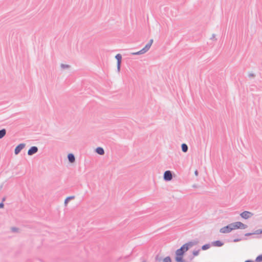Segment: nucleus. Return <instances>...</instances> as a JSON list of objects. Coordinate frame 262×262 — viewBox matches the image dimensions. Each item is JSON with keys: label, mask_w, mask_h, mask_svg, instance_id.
I'll return each mask as SVG.
<instances>
[{"label": "nucleus", "mask_w": 262, "mask_h": 262, "mask_svg": "<svg viewBox=\"0 0 262 262\" xmlns=\"http://www.w3.org/2000/svg\"><path fill=\"white\" fill-rule=\"evenodd\" d=\"M192 246V242H189L183 245L180 249L177 250L176 254L177 256H183L185 252L187 251L190 247Z\"/></svg>", "instance_id": "nucleus-1"}, {"label": "nucleus", "mask_w": 262, "mask_h": 262, "mask_svg": "<svg viewBox=\"0 0 262 262\" xmlns=\"http://www.w3.org/2000/svg\"><path fill=\"white\" fill-rule=\"evenodd\" d=\"M232 225L233 230L236 229H246L248 227V226L246 224L242 223L241 222H236L233 223H231Z\"/></svg>", "instance_id": "nucleus-2"}, {"label": "nucleus", "mask_w": 262, "mask_h": 262, "mask_svg": "<svg viewBox=\"0 0 262 262\" xmlns=\"http://www.w3.org/2000/svg\"><path fill=\"white\" fill-rule=\"evenodd\" d=\"M233 230L231 223L220 229V232L222 233H228Z\"/></svg>", "instance_id": "nucleus-3"}, {"label": "nucleus", "mask_w": 262, "mask_h": 262, "mask_svg": "<svg viewBox=\"0 0 262 262\" xmlns=\"http://www.w3.org/2000/svg\"><path fill=\"white\" fill-rule=\"evenodd\" d=\"M164 180L166 181H169L172 179V172L170 170H166L164 173L163 175Z\"/></svg>", "instance_id": "nucleus-4"}, {"label": "nucleus", "mask_w": 262, "mask_h": 262, "mask_svg": "<svg viewBox=\"0 0 262 262\" xmlns=\"http://www.w3.org/2000/svg\"><path fill=\"white\" fill-rule=\"evenodd\" d=\"M253 215V213L248 211H244L240 214V216L244 219H248Z\"/></svg>", "instance_id": "nucleus-5"}, {"label": "nucleus", "mask_w": 262, "mask_h": 262, "mask_svg": "<svg viewBox=\"0 0 262 262\" xmlns=\"http://www.w3.org/2000/svg\"><path fill=\"white\" fill-rule=\"evenodd\" d=\"M115 58L117 60V70L118 72L120 70L122 56L120 54H118L116 55Z\"/></svg>", "instance_id": "nucleus-6"}, {"label": "nucleus", "mask_w": 262, "mask_h": 262, "mask_svg": "<svg viewBox=\"0 0 262 262\" xmlns=\"http://www.w3.org/2000/svg\"><path fill=\"white\" fill-rule=\"evenodd\" d=\"M26 144L25 143H20L15 148L14 153L15 155H18L20 151L25 147Z\"/></svg>", "instance_id": "nucleus-7"}, {"label": "nucleus", "mask_w": 262, "mask_h": 262, "mask_svg": "<svg viewBox=\"0 0 262 262\" xmlns=\"http://www.w3.org/2000/svg\"><path fill=\"white\" fill-rule=\"evenodd\" d=\"M38 147L36 146H32L29 148L28 151V155L29 156H32L33 155L36 154L38 151Z\"/></svg>", "instance_id": "nucleus-8"}, {"label": "nucleus", "mask_w": 262, "mask_h": 262, "mask_svg": "<svg viewBox=\"0 0 262 262\" xmlns=\"http://www.w3.org/2000/svg\"><path fill=\"white\" fill-rule=\"evenodd\" d=\"M153 39H151L149 41L146 45V46L142 49V51L145 53L146 52H147L150 49L151 45L153 43Z\"/></svg>", "instance_id": "nucleus-9"}, {"label": "nucleus", "mask_w": 262, "mask_h": 262, "mask_svg": "<svg viewBox=\"0 0 262 262\" xmlns=\"http://www.w3.org/2000/svg\"><path fill=\"white\" fill-rule=\"evenodd\" d=\"M68 159L70 163H74L75 161V158L73 154H69L68 155Z\"/></svg>", "instance_id": "nucleus-10"}, {"label": "nucleus", "mask_w": 262, "mask_h": 262, "mask_svg": "<svg viewBox=\"0 0 262 262\" xmlns=\"http://www.w3.org/2000/svg\"><path fill=\"white\" fill-rule=\"evenodd\" d=\"M213 246L215 247H221L224 245V243L220 241H216L212 243Z\"/></svg>", "instance_id": "nucleus-11"}, {"label": "nucleus", "mask_w": 262, "mask_h": 262, "mask_svg": "<svg viewBox=\"0 0 262 262\" xmlns=\"http://www.w3.org/2000/svg\"><path fill=\"white\" fill-rule=\"evenodd\" d=\"M96 152L100 155H103L104 154V150L103 148L101 147L96 148Z\"/></svg>", "instance_id": "nucleus-12"}, {"label": "nucleus", "mask_w": 262, "mask_h": 262, "mask_svg": "<svg viewBox=\"0 0 262 262\" xmlns=\"http://www.w3.org/2000/svg\"><path fill=\"white\" fill-rule=\"evenodd\" d=\"M181 148H182V150L184 152H186L188 151V147L187 145L185 143H183L181 145Z\"/></svg>", "instance_id": "nucleus-13"}, {"label": "nucleus", "mask_w": 262, "mask_h": 262, "mask_svg": "<svg viewBox=\"0 0 262 262\" xmlns=\"http://www.w3.org/2000/svg\"><path fill=\"white\" fill-rule=\"evenodd\" d=\"M6 130L5 128L0 130V139H2L6 135Z\"/></svg>", "instance_id": "nucleus-14"}, {"label": "nucleus", "mask_w": 262, "mask_h": 262, "mask_svg": "<svg viewBox=\"0 0 262 262\" xmlns=\"http://www.w3.org/2000/svg\"><path fill=\"white\" fill-rule=\"evenodd\" d=\"M176 260L177 262H184V260L183 259L182 256H177L176 257Z\"/></svg>", "instance_id": "nucleus-15"}, {"label": "nucleus", "mask_w": 262, "mask_h": 262, "mask_svg": "<svg viewBox=\"0 0 262 262\" xmlns=\"http://www.w3.org/2000/svg\"><path fill=\"white\" fill-rule=\"evenodd\" d=\"M74 198V196H71L67 198L64 201V204L66 205L68 204V201H70V200L73 199Z\"/></svg>", "instance_id": "nucleus-16"}, {"label": "nucleus", "mask_w": 262, "mask_h": 262, "mask_svg": "<svg viewBox=\"0 0 262 262\" xmlns=\"http://www.w3.org/2000/svg\"><path fill=\"white\" fill-rule=\"evenodd\" d=\"M210 247V244H205L204 245H203L202 247V249L203 250H207Z\"/></svg>", "instance_id": "nucleus-17"}, {"label": "nucleus", "mask_w": 262, "mask_h": 262, "mask_svg": "<svg viewBox=\"0 0 262 262\" xmlns=\"http://www.w3.org/2000/svg\"><path fill=\"white\" fill-rule=\"evenodd\" d=\"M255 262H261L262 261V254L258 255L255 260Z\"/></svg>", "instance_id": "nucleus-18"}, {"label": "nucleus", "mask_w": 262, "mask_h": 262, "mask_svg": "<svg viewBox=\"0 0 262 262\" xmlns=\"http://www.w3.org/2000/svg\"><path fill=\"white\" fill-rule=\"evenodd\" d=\"M144 54V53L142 51V49L138 52H134V53H132V55H140V54Z\"/></svg>", "instance_id": "nucleus-19"}, {"label": "nucleus", "mask_w": 262, "mask_h": 262, "mask_svg": "<svg viewBox=\"0 0 262 262\" xmlns=\"http://www.w3.org/2000/svg\"><path fill=\"white\" fill-rule=\"evenodd\" d=\"M60 67H61V69H64L69 68L70 66L69 64H65L61 63L60 65Z\"/></svg>", "instance_id": "nucleus-20"}, {"label": "nucleus", "mask_w": 262, "mask_h": 262, "mask_svg": "<svg viewBox=\"0 0 262 262\" xmlns=\"http://www.w3.org/2000/svg\"><path fill=\"white\" fill-rule=\"evenodd\" d=\"M163 262H171V258L169 256H167L163 259Z\"/></svg>", "instance_id": "nucleus-21"}, {"label": "nucleus", "mask_w": 262, "mask_h": 262, "mask_svg": "<svg viewBox=\"0 0 262 262\" xmlns=\"http://www.w3.org/2000/svg\"><path fill=\"white\" fill-rule=\"evenodd\" d=\"M200 250H194L193 251V255L194 256H197L199 255Z\"/></svg>", "instance_id": "nucleus-22"}, {"label": "nucleus", "mask_w": 262, "mask_h": 262, "mask_svg": "<svg viewBox=\"0 0 262 262\" xmlns=\"http://www.w3.org/2000/svg\"><path fill=\"white\" fill-rule=\"evenodd\" d=\"M255 233H256V234H262V229H257L255 230Z\"/></svg>", "instance_id": "nucleus-23"}, {"label": "nucleus", "mask_w": 262, "mask_h": 262, "mask_svg": "<svg viewBox=\"0 0 262 262\" xmlns=\"http://www.w3.org/2000/svg\"><path fill=\"white\" fill-rule=\"evenodd\" d=\"M256 234V233H255V231L252 233H247L245 234V236H249L252 235Z\"/></svg>", "instance_id": "nucleus-24"}, {"label": "nucleus", "mask_w": 262, "mask_h": 262, "mask_svg": "<svg viewBox=\"0 0 262 262\" xmlns=\"http://www.w3.org/2000/svg\"><path fill=\"white\" fill-rule=\"evenodd\" d=\"M248 76L250 78L254 77L255 75L254 73H250L248 74Z\"/></svg>", "instance_id": "nucleus-25"}, {"label": "nucleus", "mask_w": 262, "mask_h": 262, "mask_svg": "<svg viewBox=\"0 0 262 262\" xmlns=\"http://www.w3.org/2000/svg\"><path fill=\"white\" fill-rule=\"evenodd\" d=\"M241 240H242L241 238H235L233 239V242H235V243L241 241Z\"/></svg>", "instance_id": "nucleus-26"}, {"label": "nucleus", "mask_w": 262, "mask_h": 262, "mask_svg": "<svg viewBox=\"0 0 262 262\" xmlns=\"http://www.w3.org/2000/svg\"><path fill=\"white\" fill-rule=\"evenodd\" d=\"M4 207V204L3 202L0 203V208H3Z\"/></svg>", "instance_id": "nucleus-27"}, {"label": "nucleus", "mask_w": 262, "mask_h": 262, "mask_svg": "<svg viewBox=\"0 0 262 262\" xmlns=\"http://www.w3.org/2000/svg\"><path fill=\"white\" fill-rule=\"evenodd\" d=\"M12 230L13 231L16 232L18 230V229L15 228V227H13L12 228Z\"/></svg>", "instance_id": "nucleus-28"}, {"label": "nucleus", "mask_w": 262, "mask_h": 262, "mask_svg": "<svg viewBox=\"0 0 262 262\" xmlns=\"http://www.w3.org/2000/svg\"><path fill=\"white\" fill-rule=\"evenodd\" d=\"M215 34H213L212 35V37L210 38V39H213L215 38Z\"/></svg>", "instance_id": "nucleus-29"}, {"label": "nucleus", "mask_w": 262, "mask_h": 262, "mask_svg": "<svg viewBox=\"0 0 262 262\" xmlns=\"http://www.w3.org/2000/svg\"><path fill=\"white\" fill-rule=\"evenodd\" d=\"M6 199V198L5 196L3 198L2 202L3 203L4 201H5Z\"/></svg>", "instance_id": "nucleus-30"}, {"label": "nucleus", "mask_w": 262, "mask_h": 262, "mask_svg": "<svg viewBox=\"0 0 262 262\" xmlns=\"http://www.w3.org/2000/svg\"><path fill=\"white\" fill-rule=\"evenodd\" d=\"M245 262H253V261L251 260H247Z\"/></svg>", "instance_id": "nucleus-31"}, {"label": "nucleus", "mask_w": 262, "mask_h": 262, "mask_svg": "<svg viewBox=\"0 0 262 262\" xmlns=\"http://www.w3.org/2000/svg\"><path fill=\"white\" fill-rule=\"evenodd\" d=\"M194 173H195V174L196 176H198V171L197 170H196V171H195Z\"/></svg>", "instance_id": "nucleus-32"}]
</instances>
